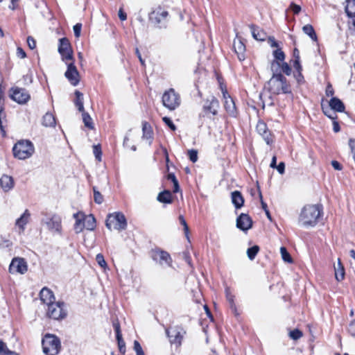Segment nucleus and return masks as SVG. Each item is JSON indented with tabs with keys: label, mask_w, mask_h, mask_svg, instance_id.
<instances>
[{
	"label": "nucleus",
	"mask_w": 355,
	"mask_h": 355,
	"mask_svg": "<svg viewBox=\"0 0 355 355\" xmlns=\"http://www.w3.org/2000/svg\"><path fill=\"white\" fill-rule=\"evenodd\" d=\"M232 202L236 209H239L243 205L244 200L241 192L235 191L232 193Z\"/></svg>",
	"instance_id": "nucleus-28"
},
{
	"label": "nucleus",
	"mask_w": 355,
	"mask_h": 355,
	"mask_svg": "<svg viewBox=\"0 0 355 355\" xmlns=\"http://www.w3.org/2000/svg\"><path fill=\"white\" fill-rule=\"evenodd\" d=\"M188 155L192 162H196L198 160V152L196 150L191 149L188 151Z\"/></svg>",
	"instance_id": "nucleus-45"
},
{
	"label": "nucleus",
	"mask_w": 355,
	"mask_h": 355,
	"mask_svg": "<svg viewBox=\"0 0 355 355\" xmlns=\"http://www.w3.org/2000/svg\"><path fill=\"white\" fill-rule=\"evenodd\" d=\"M58 52L62 60L67 62L73 60V51L68 39L63 37L59 40Z\"/></svg>",
	"instance_id": "nucleus-11"
},
{
	"label": "nucleus",
	"mask_w": 355,
	"mask_h": 355,
	"mask_svg": "<svg viewBox=\"0 0 355 355\" xmlns=\"http://www.w3.org/2000/svg\"><path fill=\"white\" fill-rule=\"evenodd\" d=\"M273 55L276 60L279 61H283L285 58V54L281 49H277L274 51Z\"/></svg>",
	"instance_id": "nucleus-42"
},
{
	"label": "nucleus",
	"mask_w": 355,
	"mask_h": 355,
	"mask_svg": "<svg viewBox=\"0 0 355 355\" xmlns=\"http://www.w3.org/2000/svg\"><path fill=\"white\" fill-rule=\"evenodd\" d=\"M259 250L258 245H254L247 250V254L250 260H253Z\"/></svg>",
	"instance_id": "nucleus-39"
},
{
	"label": "nucleus",
	"mask_w": 355,
	"mask_h": 355,
	"mask_svg": "<svg viewBox=\"0 0 355 355\" xmlns=\"http://www.w3.org/2000/svg\"><path fill=\"white\" fill-rule=\"evenodd\" d=\"M179 220L180 223L184 226V230L185 232L186 236H187V233L189 231V227L182 216H179Z\"/></svg>",
	"instance_id": "nucleus-55"
},
{
	"label": "nucleus",
	"mask_w": 355,
	"mask_h": 355,
	"mask_svg": "<svg viewBox=\"0 0 355 355\" xmlns=\"http://www.w3.org/2000/svg\"><path fill=\"white\" fill-rule=\"evenodd\" d=\"M10 96L12 99L19 104L26 103L30 98L28 92L25 89L19 87H15L12 89Z\"/></svg>",
	"instance_id": "nucleus-13"
},
{
	"label": "nucleus",
	"mask_w": 355,
	"mask_h": 355,
	"mask_svg": "<svg viewBox=\"0 0 355 355\" xmlns=\"http://www.w3.org/2000/svg\"><path fill=\"white\" fill-rule=\"evenodd\" d=\"M119 17L121 21H124L127 19L126 13L123 12L122 8L119 10Z\"/></svg>",
	"instance_id": "nucleus-64"
},
{
	"label": "nucleus",
	"mask_w": 355,
	"mask_h": 355,
	"mask_svg": "<svg viewBox=\"0 0 355 355\" xmlns=\"http://www.w3.org/2000/svg\"><path fill=\"white\" fill-rule=\"evenodd\" d=\"M42 125L46 127H53L55 125L54 116L50 112H46L43 116Z\"/></svg>",
	"instance_id": "nucleus-32"
},
{
	"label": "nucleus",
	"mask_w": 355,
	"mask_h": 355,
	"mask_svg": "<svg viewBox=\"0 0 355 355\" xmlns=\"http://www.w3.org/2000/svg\"><path fill=\"white\" fill-rule=\"evenodd\" d=\"M234 49L237 54L239 60H243L245 59L244 52L245 51V44L241 42V40L234 41Z\"/></svg>",
	"instance_id": "nucleus-23"
},
{
	"label": "nucleus",
	"mask_w": 355,
	"mask_h": 355,
	"mask_svg": "<svg viewBox=\"0 0 355 355\" xmlns=\"http://www.w3.org/2000/svg\"><path fill=\"white\" fill-rule=\"evenodd\" d=\"M289 336L293 340H298L302 336V333L298 329H294L289 333Z\"/></svg>",
	"instance_id": "nucleus-44"
},
{
	"label": "nucleus",
	"mask_w": 355,
	"mask_h": 355,
	"mask_svg": "<svg viewBox=\"0 0 355 355\" xmlns=\"http://www.w3.org/2000/svg\"><path fill=\"white\" fill-rule=\"evenodd\" d=\"M162 120L165 123V124L169 127V128L171 130L175 131L176 130V126L174 125V123H173L170 118L164 116L163 117Z\"/></svg>",
	"instance_id": "nucleus-46"
},
{
	"label": "nucleus",
	"mask_w": 355,
	"mask_h": 355,
	"mask_svg": "<svg viewBox=\"0 0 355 355\" xmlns=\"http://www.w3.org/2000/svg\"><path fill=\"white\" fill-rule=\"evenodd\" d=\"M334 94V89L332 87V85L329 83L327 86V88H326V94L327 96H333Z\"/></svg>",
	"instance_id": "nucleus-60"
},
{
	"label": "nucleus",
	"mask_w": 355,
	"mask_h": 355,
	"mask_svg": "<svg viewBox=\"0 0 355 355\" xmlns=\"http://www.w3.org/2000/svg\"><path fill=\"white\" fill-rule=\"evenodd\" d=\"M223 98L225 99L224 106L226 111L232 116L236 114V107L233 99L230 97L227 91H223Z\"/></svg>",
	"instance_id": "nucleus-18"
},
{
	"label": "nucleus",
	"mask_w": 355,
	"mask_h": 355,
	"mask_svg": "<svg viewBox=\"0 0 355 355\" xmlns=\"http://www.w3.org/2000/svg\"><path fill=\"white\" fill-rule=\"evenodd\" d=\"M0 355H19L17 353L10 351L7 348L6 345V348L2 349L0 352Z\"/></svg>",
	"instance_id": "nucleus-56"
},
{
	"label": "nucleus",
	"mask_w": 355,
	"mask_h": 355,
	"mask_svg": "<svg viewBox=\"0 0 355 355\" xmlns=\"http://www.w3.org/2000/svg\"><path fill=\"white\" fill-rule=\"evenodd\" d=\"M113 327L116 332V338H120V336H121L122 334L121 332V328H120V324H119V322H113Z\"/></svg>",
	"instance_id": "nucleus-49"
},
{
	"label": "nucleus",
	"mask_w": 355,
	"mask_h": 355,
	"mask_svg": "<svg viewBox=\"0 0 355 355\" xmlns=\"http://www.w3.org/2000/svg\"><path fill=\"white\" fill-rule=\"evenodd\" d=\"M134 349L136 352V354L143 351L141 345L137 340H135L134 342Z\"/></svg>",
	"instance_id": "nucleus-63"
},
{
	"label": "nucleus",
	"mask_w": 355,
	"mask_h": 355,
	"mask_svg": "<svg viewBox=\"0 0 355 355\" xmlns=\"http://www.w3.org/2000/svg\"><path fill=\"white\" fill-rule=\"evenodd\" d=\"M252 221L250 217L245 214H241L236 219V227L247 231L252 227Z\"/></svg>",
	"instance_id": "nucleus-15"
},
{
	"label": "nucleus",
	"mask_w": 355,
	"mask_h": 355,
	"mask_svg": "<svg viewBox=\"0 0 355 355\" xmlns=\"http://www.w3.org/2000/svg\"><path fill=\"white\" fill-rule=\"evenodd\" d=\"M81 112H82L83 121L85 125L89 129H92V130L94 129L92 119L91 118L89 114L87 112H85V110Z\"/></svg>",
	"instance_id": "nucleus-38"
},
{
	"label": "nucleus",
	"mask_w": 355,
	"mask_h": 355,
	"mask_svg": "<svg viewBox=\"0 0 355 355\" xmlns=\"http://www.w3.org/2000/svg\"><path fill=\"white\" fill-rule=\"evenodd\" d=\"M267 88L272 94H291V87L282 73H273L267 83Z\"/></svg>",
	"instance_id": "nucleus-2"
},
{
	"label": "nucleus",
	"mask_w": 355,
	"mask_h": 355,
	"mask_svg": "<svg viewBox=\"0 0 355 355\" xmlns=\"http://www.w3.org/2000/svg\"><path fill=\"white\" fill-rule=\"evenodd\" d=\"M42 349L46 355H57L61 348L59 338L52 334H46L42 339Z\"/></svg>",
	"instance_id": "nucleus-3"
},
{
	"label": "nucleus",
	"mask_w": 355,
	"mask_h": 355,
	"mask_svg": "<svg viewBox=\"0 0 355 355\" xmlns=\"http://www.w3.org/2000/svg\"><path fill=\"white\" fill-rule=\"evenodd\" d=\"M268 43L270 44L271 47H276L277 48L279 46L277 42L275 40L274 37H268Z\"/></svg>",
	"instance_id": "nucleus-61"
},
{
	"label": "nucleus",
	"mask_w": 355,
	"mask_h": 355,
	"mask_svg": "<svg viewBox=\"0 0 355 355\" xmlns=\"http://www.w3.org/2000/svg\"><path fill=\"white\" fill-rule=\"evenodd\" d=\"M0 184L2 189L5 191L10 190L14 186V181L11 176L3 175L0 179Z\"/></svg>",
	"instance_id": "nucleus-24"
},
{
	"label": "nucleus",
	"mask_w": 355,
	"mask_h": 355,
	"mask_svg": "<svg viewBox=\"0 0 355 355\" xmlns=\"http://www.w3.org/2000/svg\"><path fill=\"white\" fill-rule=\"evenodd\" d=\"M28 269L27 263L24 259L16 257L14 258L9 266V272L10 273L18 272L24 274Z\"/></svg>",
	"instance_id": "nucleus-12"
},
{
	"label": "nucleus",
	"mask_w": 355,
	"mask_h": 355,
	"mask_svg": "<svg viewBox=\"0 0 355 355\" xmlns=\"http://www.w3.org/2000/svg\"><path fill=\"white\" fill-rule=\"evenodd\" d=\"M106 227L110 230H125L127 227V222L125 216L121 212H116L109 214L105 223Z\"/></svg>",
	"instance_id": "nucleus-6"
},
{
	"label": "nucleus",
	"mask_w": 355,
	"mask_h": 355,
	"mask_svg": "<svg viewBox=\"0 0 355 355\" xmlns=\"http://www.w3.org/2000/svg\"><path fill=\"white\" fill-rule=\"evenodd\" d=\"M323 112L329 119H335L336 118V114L335 112L331 109L327 110H324L323 109Z\"/></svg>",
	"instance_id": "nucleus-51"
},
{
	"label": "nucleus",
	"mask_w": 355,
	"mask_h": 355,
	"mask_svg": "<svg viewBox=\"0 0 355 355\" xmlns=\"http://www.w3.org/2000/svg\"><path fill=\"white\" fill-rule=\"evenodd\" d=\"M280 252H281V255H282V259L284 261L288 262V263H291L293 261H292V258H291L290 254L288 252V251L286 249V248L282 247L280 248Z\"/></svg>",
	"instance_id": "nucleus-40"
},
{
	"label": "nucleus",
	"mask_w": 355,
	"mask_h": 355,
	"mask_svg": "<svg viewBox=\"0 0 355 355\" xmlns=\"http://www.w3.org/2000/svg\"><path fill=\"white\" fill-rule=\"evenodd\" d=\"M157 199L161 202L171 203V193L169 191L165 190L158 194Z\"/></svg>",
	"instance_id": "nucleus-35"
},
{
	"label": "nucleus",
	"mask_w": 355,
	"mask_h": 355,
	"mask_svg": "<svg viewBox=\"0 0 355 355\" xmlns=\"http://www.w3.org/2000/svg\"><path fill=\"white\" fill-rule=\"evenodd\" d=\"M252 37L259 41H264L266 38V33L258 26L253 24L250 25Z\"/></svg>",
	"instance_id": "nucleus-22"
},
{
	"label": "nucleus",
	"mask_w": 355,
	"mask_h": 355,
	"mask_svg": "<svg viewBox=\"0 0 355 355\" xmlns=\"http://www.w3.org/2000/svg\"><path fill=\"white\" fill-rule=\"evenodd\" d=\"M348 331L351 336L355 337V320L352 321L349 324Z\"/></svg>",
	"instance_id": "nucleus-53"
},
{
	"label": "nucleus",
	"mask_w": 355,
	"mask_h": 355,
	"mask_svg": "<svg viewBox=\"0 0 355 355\" xmlns=\"http://www.w3.org/2000/svg\"><path fill=\"white\" fill-rule=\"evenodd\" d=\"M322 209L317 205H305L300 213L299 222L305 227L315 226L321 216Z\"/></svg>",
	"instance_id": "nucleus-1"
},
{
	"label": "nucleus",
	"mask_w": 355,
	"mask_h": 355,
	"mask_svg": "<svg viewBox=\"0 0 355 355\" xmlns=\"http://www.w3.org/2000/svg\"><path fill=\"white\" fill-rule=\"evenodd\" d=\"M282 71L286 75L289 76L291 73V68L286 62H283L282 64Z\"/></svg>",
	"instance_id": "nucleus-50"
},
{
	"label": "nucleus",
	"mask_w": 355,
	"mask_h": 355,
	"mask_svg": "<svg viewBox=\"0 0 355 355\" xmlns=\"http://www.w3.org/2000/svg\"><path fill=\"white\" fill-rule=\"evenodd\" d=\"M64 76L73 86L77 85L80 81L79 73L73 62L68 64L67 70L66 71Z\"/></svg>",
	"instance_id": "nucleus-14"
},
{
	"label": "nucleus",
	"mask_w": 355,
	"mask_h": 355,
	"mask_svg": "<svg viewBox=\"0 0 355 355\" xmlns=\"http://www.w3.org/2000/svg\"><path fill=\"white\" fill-rule=\"evenodd\" d=\"M153 259L155 261H158L161 265L164 263L170 265L171 262L170 254L167 252L163 250H156L153 252Z\"/></svg>",
	"instance_id": "nucleus-17"
},
{
	"label": "nucleus",
	"mask_w": 355,
	"mask_h": 355,
	"mask_svg": "<svg viewBox=\"0 0 355 355\" xmlns=\"http://www.w3.org/2000/svg\"><path fill=\"white\" fill-rule=\"evenodd\" d=\"M275 168L280 174H283L285 171V164L282 162Z\"/></svg>",
	"instance_id": "nucleus-62"
},
{
	"label": "nucleus",
	"mask_w": 355,
	"mask_h": 355,
	"mask_svg": "<svg viewBox=\"0 0 355 355\" xmlns=\"http://www.w3.org/2000/svg\"><path fill=\"white\" fill-rule=\"evenodd\" d=\"M81 28H82V24H76L74 26H73V32H74V35L76 37H79L80 35V31H81Z\"/></svg>",
	"instance_id": "nucleus-52"
},
{
	"label": "nucleus",
	"mask_w": 355,
	"mask_h": 355,
	"mask_svg": "<svg viewBox=\"0 0 355 355\" xmlns=\"http://www.w3.org/2000/svg\"><path fill=\"white\" fill-rule=\"evenodd\" d=\"M94 202L97 204H101L103 201V197L101 193L97 191L96 187H93Z\"/></svg>",
	"instance_id": "nucleus-41"
},
{
	"label": "nucleus",
	"mask_w": 355,
	"mask_h": 355,
	"mask_svg": "<svg viewBox=\"0 0 355 355\" xmlns=\"http://www.w3.org/2000/svg\"><path fill=\"white\" fill-rule=\"evenodd\" d=\"M12 150L15 157L19 159H25L33 155L34 147L29 141H20L14 146Z\"/></svg>",
	"instance_id": "nucleus-4"
},
{
	"label": "nucleus",
	"mask_w": 355,
	"mask_h": 355,
	"mask_svg": "<svg viewBox=\"0 0 355 355\" xmlns=\"http://www.w3.org/2000/svg\"><path fill=\"white\" fill-rule=\"evenodd\" d=\"M257 132L262 136L268 145L272 142L270 132L268 131L266 124L263 121H259L256 127Z\"/></svg>",
	"instance_id": "nucleus-16"
},
{
	"label": "nucleus",
	"mask_w": 355,
	"mask_h": 355,
	"mask_svg": "<svg viewBox=\"0 0 355 355\" xmlns=\"http://www.w3.org/2000/svg\"><path fill=\"white\" fill-rule=\"evenodd\" d=\"M345 12L348 17L352 18L355 17V0H347Z\"/></svg>",
	"instance_id": "nucleus-34"
},
{
	"label": "nucleus",
	"mask_w": 355,
	"mask_h": 355,
	"mask_svg": "<svg viewBox=\"0 0 355 355\" xmlns=\"http://www.w3.org/2000/svg\"><path fill=\"white\" fill-rule=\"evenodd\" d=\"M30 215L28 210L26 209L20 218L16 220V226H17L21 231L24 230L25 225L28 223Z\"/></svg>",
	"instance_id": "nucleus-26"
},
{
	"label": "nucleus",
	"mask_w": 355,
	"mask_h": 355,
	"mask_svg": "<svg viewBox=\"0 0 355 355\" xmlns=\"http://www.w3.org/2000/svg\"><path fill=\"white\" fill-rule=\"evenodd\" d=\"M85 228L87 230H94L96 228V219L92 214L85 216L84 214Z\"/></svg>",
	"instance_id": "nucleus-30"
},
{
	"label": "nucleus",
	"mask_w": 355,
	"mask_h": 355,
	"mask_svg": "<svg viewBox=\"0 0 355 355\" xmlns=\"http://www.w3.org/2000/svg\"><path fill=\"white\" fill-rule=\"evenodd\" d=\"M335 277L338 281H342L345 277V269L343 266L340 259H338L337 266H334Z\"/></svg>",
	"instance_id": "nucleus-31"
},
{
	"label": "nucleus",
	"mask_w": 355,
	"mask_h": 355,
	"mask_svg": "<svg viewBox=\"0 0 355 355\" xmlns=\"http://www.w3.org/2000/svg\"><path fill=\"white\" fill-rule=\"evenodd\" d=\"M74 94L76 96V99L74 101L76 107L78 108L79 112L84 111L83 94L78 90H76Z\"/></svg>",
	"instance_id": "nucleus-33"
},
{
	"label": "nucleus",
	"mask_w": 355,
	"mask_h": 355,
	"mask_svg": "<svg viewBox=\"0 0 355 355\" xmlns=\"http://www.w3.org/2000/svg\"><path fill=\"white\" fill-rule=\"evenodd\" d=\"M219 107L218 101L212 97L211 100H207L203 105V110L206 113H211L213 115L217 114V109Z\"/></svg>",
	"instance_id": "nucleus-19"
},
{
	"label": "nucleus",
	"mask_w": 355,
	"mask_h": 355,
	"mask_svg": "<svg viewBox=\"0 0 355 355\" xmlns=\"http://www.w3.org/2000/svg\"><path fill=\"white\" fill-rule=\"evenodd\" d=\"M27 43L31 49H34L36 46L35 40L31 36L28 37Z\"/></svg>",
	"instance_id": "nucleus-54"
},
{
	"label": "nucleus",
	"mask_w": 355,
	"mask_h": 355,
	"mask_svg": "<svg viewBox=\"0 0 355 355\" xmlns=\"http://www.w3.org/2000/svg\"><path fill=\"white\" fill-rule=\"evenodd\" d=\"M12 245V242L8 239H3L0 243V247L2 248H9Z\"/></svg>",
	"instance_id": "nucleus-58"
},
{
	"label": "nucleus",
	"mask_w": 355,
	"mask_h": 355,
	"mask_svg": "<svg viewBox=\"0 0 355 355\" xmlns=\"http://www.w3.org/2000/svg\"><path fill=\"white\" fill-rule=\"evenodd\" d=\"M290 8L294 14H298L301 10V7L294 3L291 4Z\"/></svg>",
	"instance_id": "nucleus-57"
},
{
	"label": "nucleus",
	"mask_w": 355,
	"mask_h": 355,
	"mask_svg": "<svg viewBox=\"0 0 355 355\" xmlns=\"http://www.w3.org/2000/svg\"><path fill=\"white\" fill-rule=\"evenodd\" d=\"M41 223L45 225L46 229L51 233L61 234L62 218L58 214L46 215V217L42 219Z\"/></svg>",
	"instance_id": "nucleus-5"
},
{
	"label": "nucleus",
	"mask_w": 355,
	"mask_h": 355,
	"mask_svg": "<svg viewBox=\"0 0 355 355\" xmlns=\"http://www.w3.org/2000/svg\"><path fill=\"white\" fill-rule=\"evenodd\" d=\"M40 296L41 301L47 306L55 302V296L53 292L46 287L41 290Z\"/></svg>",
	"instance_id": "nucleus-20"
},
{
	"label": "nucleus",
	"mask_w": 355,
	"mask_h": 355,
	"mask_svg": "<svg viewBox=\"0 0 355 355\" xmlns=\"http://www.w3.org/2000/svg\"><path fill=\"white\" fill-rule=\"evenodd\" d=\"M96 260L102 268H105L106 266L107 263L104 259L103 254H98L96 257Z\"/></svg>",
	"instance_id": "nucleus-48"
},
{
	"label": "nucleus",
	"mask_w": 355,
	"mask_h": 355,
	"mask_svg": "<svg viewBox=\"0 0 355 355\" xmlns=\"http://www.w3.org/2000/svg\"><path fill=\"white\" fill-rule=\"evenodd\" d=\"M293 55L295 58L294 63H293V67L296 70H302V67L300 64V51L297 48L294 49Z\"/></svg>",
	"instance_id": "nucleus-37"
},
{
	"label": "nucleus",
	"mask_w": 355,
	"mask_h": 355,
	"mask_svg": "<svg viewBox=\"0 0 355 355\" xmlns=\"http://www.w3.org/2000/svg\"><path fill=\"white\" fill-rule=\"evenodd\" d=\"M62 302H54L47 306L46 315L53 320H62L67 316V312Z\"/></svg>",
	"instance_id": "nucleus-8"
},
{
	"label": "nucleus",
	"mask_w": 355,
	"mask_h": 355,
	"mask_svg": "<svg viewBox=\"0 0 355 355\" xmlns=\"http://www.w3.org/2000/svg\"><path fill=\"white\" fill-rule=\"evenodd\" d=\"M225 292L226 299L230 304L231 310L232 311L235 315H238L239 313L237 311V309L234 303V295L231 293L230 288L229 287L225 288Z\"/></svg>",
	"instance_id": "nucleus-25"
},
{
	"label": "nucleus",
	"mask_w": 355,
	"mask_h": 355,
	"mask_svg": "<svg viewBox=\"0 0 355 355\" xmlns=\"http://www.w3.org/2000/svg\"><path fill=\"white\" fill-rule=\"evenodd\" d=\"M303 32L308 35L313 41H317V35L313 27L310 24H306L302 28Z\"/></svg>",
	"instance_id": "nucleus-36"
},
{
	"label": "nucleus",
	"mask_w": 355,
	"mask_h": 355,
	"mask_svg": "<svg viewBox=\"0 0 355 355\" xmlns=\"http://www.w3.org/2000/svg\"><path fill=\"white\" fill-rule=\"evenodd\" d=\"M166 334L169 338L171 344L175 345L177 347H179L182 344V341L186 331L181 327L176 326L166 329Z\"/></svg>",
	"instance_id": "nucleus-10"
},
{
	"label": "nucleus",
	"mask_w": 355,
	"mask_h": 355,
	"mask_svg": "<svg viewBox=\"0 0 355 355\" xmlns=\"http://www.w3.org/2000/svg\"><path fill=\"white\" fill-rule=\"evenodd\" d=\"M331 109L336 112H344L345 105L338 98L333 97L329 101Z\"/></svg>",
	"instance_id": "nucleus-27"
},
{
	"label": "nucleus",
	"mask_w": 355,
	"mask_h": 355,
	"mask_svg": "<svg viewBox=\"0 0 355 355\" xmlns=\"http://www.w3.org/2000/svg\"><path fill=\"white\" fill-rule=\"evenodd\" d=\"M143 138L149 140V144L152 143L153 130L150 124L147 122L142 123Z\"/></svg>",
	"instance_id": "nucleus-29"
},
{
	"label": "nucleus",
	"mask_w": 355,
	"mask_h": 355,
	"mask_svg": "<svg viewBox=\"0 0 355 355\" xmlns=\"http://www.w3.org/2000/svg\"><path fill=\"white\" fill-rule=\"evenodd\" d=\"M16 53L17 57L20 58H24L26 56L25 51L21 47H17Z\"/></svg>",
	"instance_id": "nucleus-59"
},
{
	"label": "nucleus",
	"mask_w": 355,
	"mask_h": 355,
	"mask_svg": "<svg viewBox=\"0 0 355 355\" xmlns=\"http://www.w3.org/2000/svg\"><path fill=\"white\" fill-rule=\"evenodd\" d=\"M116 340L118 342V345H119V349L120 352L124 354L125 352V344L124 340L122 338V336H120V338H116Z\"/></svg>",
	"instance_id": "nucleus-47"
},
{
	"label": "nucleus",
	"mask_w": 355,
	"mask_h": 355,
	"mask_svg": "<svg viewBox=\"0 0 355 355\" xmlns=\"http://www.w3.org/2000/svg\"><path fill=\"white\" fill-rule=\"evenodd\" d=\"M162 103L168 110H174L180 104V97L173 89H169L163 94Z\"/></svg>",
	"instance_id": "nucleus-7"
},
{
	"label": "nucleus",
	"mask_w": 355,
	"mask_h": 355,
	"mask_svg": "<svg viewBox=\"0 0 355 355\" xmlns=\"http://www.w3.org/2000/svg\"><path fill=\"white\" fill-rule=\"evenodd\" d=\"M168 12L159 8L150 14V20L159 28H166L168 24Z\"/></svg>",
	"instance_id": "nucleus-9"
},
{
	"label": "nucleus",
	"mask_w": 355,
	"mask_h": 355,
	"mask_svg": "<svg viewBox=\"0 0 355 355\" xmlns=\"http://www.w3.org/2000/svg\"><path fill=\"white\" fill-rule=\"evenodd\" d=\"M93 153H94V155L96 159L98 161H101L102 152H101V148L100 145H94L93 146Z\"/></svg>",
	"instance_id": "nucleus-43"
},
{
	"label": "nucleus",
	"mask_w": 355,
	"mask_h": 355,
	"mask_svg": "<svg viewBox=\"0 0 355 355\" xmlns=\"http://www.w3.org/2000/svg\"><path fill=\"white\" fill-rule=\"evenodd\" d=\"M73 217L76 220L73 225L74 231L76 234H79L85 229L84 214L77 212L73 214Z\"/></svg>",
	"instance_id": "nucleus-21"
}]
</instances>
